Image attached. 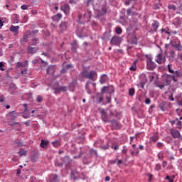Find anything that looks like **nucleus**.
I'll use <instances>...</instances> for the list:
<instances>
[{"mask_svg": "<svg viewBox=\"0 0 182 182\" xmlns=\"http://www.w3.org/2000/svg\"><path fill=\"white\" fill-rule=\"evenodd\" d=\"M146 63L148 70H154V69H156L157 67V65L153 61L151 58H148L146 59Z\"/></svg>", "mask_w": 182, "mask_h": 182, "instance_id": "nucleus-1", "label": "nucleus"}, {"mask_svg": "<svg viewBox=\"0 0 182 182\" xmlns=\"http://www.w3.org/2000/svg\"><path fill=\"white\" fill-rule=\"evenodd\" d=\"M122 41H123V39L122 38V37L114 36L111 39V45H114L115 46H117L120 45V43H122Z\"/></svg>", "mask_w": 182, "mask_h": 182, "instance_id": "nucleus-2", "label": "nucleus"}, {"mask_svg": "<svg viewBox=\"0 0 182 182\" xmlns=\"http://www.w3.org/2000/svg\"><path fill=\"white\" fill-rule=\"evenodd\" d=\"M166 57L163 56L161 54H158L156 56V62L159 63V65H161L163 63H166Z\"/></svg>", "mask_w": 182, "mask_h": 182, "instance_id": "nucleus-3", "label": "nucleus"}, {"mask_svg": "<svg viewBox=\"0 0 182 182\" xmlns=\"http://www.w3.org/2000/svg\"><path fill=\"white\" fill-rule=\"evenodd\" d=\"M171 134L173 137V139H180V137H181V134H180V131L176 129H171Z\"/></svg>", "mask_w": 182, "mask_h": 182, "instance_id": "nucleus-4", "label": "nucleus"}, {"mask_svg": "<svg viewBox=\"0 0 182 182\" xmlns=\"http://www.w3.org/2000/svg\"><path fill=\"white\" fill-rule=\"evenodd\" d=\"M49 178L47 181V182H58L59 181V176L58 174L54 173V174H50L49 175Z\"/></svg>", "mask_w": 182, "mask_h": 182, "instance_id": "nucleus-5", "label": "nucleus"}, {"mask_svg": "<svg viewBox=\"0 0 182 182\" xmlns=\"http://www.w3.org/2000/svg\"><path fill=\"white\" fill-rule=\"evenodd\" d=\"M61 11H63L65 15H69L70 14V6L67 4L61 6Z\"/></svg>", "mask_w": 182, "mask_h": 182, "instance_id": "nucleus-6", "label": "nucleus"}, {"mask_svg": "<svg viewBox=\"0 0 182 182\" xmlns=\"http://www.w3.org/2000/svg\"><path fill=\"white\" fill-rule=\"evenodd\" d=\"M69 26V24L66 21H62L61 23L59 26L60 32H63L64 31H66Z\"/></svg>", "mask_w": 182, "mask_h": 182, "instance_id": "nucleus-7", "label": "nucleus"}, {"mask_svg": "<svg viewBox=\"0 0 182 182\" xmlns=\"http://www.w3.org/2000/svg\"><path fill=\"white\" fill-rule=\"evenodd\" d=\"M100 113L102 114V119L105 123L109 122V116L105 109H101Z\"/></svg>", "mask_w": 182, "mask_h": 182, "instance_id": "nucleus-8", "label": "nucleus"}, {"mask_svg": "<svg viewBox=\"0 0 182 182\" xmlns=\"http://www.w3.org/2000/svg\"><path fill=\"white\" fill-rule=\"evenodd\" d=\"M19 26H11L10 31L14 33V36H16V35H18L19 32Z\"/></svg>", "mask_w": 182, "mask_h": 182, "instance_id": "nucleus-9", "label": "nucleus"}, {"mask_svg": "<svg viewBox=\"0 0 182 182\" xmlns=\"http://www.w3.org/2000/svg\"><path fill=\"white\" fill-rule=\"evenodd\" d=\"M96 76H97V73H96V71L92 70L88 73L87 79H91V80H95V77H96Z\"/></svg>", "mask_w": 182, "mask_h": 182, "instance_id": "nucleus-10", "label": "nucleus"}, {"mask_svg": "<svg viewBox=\"0 0 182 182\" xmlns=\"http://www.w3.org/2000/svg\"><path fill=\"white\" fill-rule=\"evenodd\" d=\"M16 117H18V113L15 112H9L7 115V118L10 120H16Z\"/></svg>", "mask_w": 182, "mask_h": 182, "instance_id": "nucleus-11", "label": "nucleus"}, {"mask_svg": "<svg viewBox=\"0 0 182 182\" xmlns=\"http://www.w3.org/2000/svg\"><path fill=\"white\" fill-rule=\"evenodd\" d=\"M107 13V10L105 7H102L101 11H97V16H98V18H100V16H103V15H106Z\"/></svg>", "mask_w": 182, "mask_h": 182, "instance_id": "nucleus-12", "label": "nucleus"}, {"mask_svg": "<svg viewBox=\"0 0 182 182\" xmlns=\"http://www.w3.org/2000/svg\"><path fill=\"white\" fill-rule=\"evenodd\" d=\"M168 69L169 73H175L177 77L182 76V73H180L178 71L176 70L174 72V70L171 69V65L170 64L168 65Z\"/></svg>", "mask_w": 182, "mask_h": 182, "instance_id": "nucleus-13", "label": "nucleus"}, {"mask_svg": "<svg viewBox=\"0 0 182 182\" xmlns=\"http://www.w3.org/2000/svg\"><path fill=\"white\" fill-rule=\"evenodd\" d=\"M86 15H87L89 18H90V16H92V12L88 11L87 14H83V16L82 15L78 16L79 21H85V16H86Z\"/></svg>", "mask_w": 182, "mask_h": 182, "instance_id": "nucleus-14", "label": "nucleus"}, {"mask_svg": "<svg viewBox=\"0 0 182 182\" xmlns=\"http://www.w3.org/2000/svg\"><path fill=\"white\" fill-rule=\"evenodd\" d=\"M48 144H49V141L41 140L40 146L42 149H46Z\"/></svg>", "mask_w": 182, "mask_h": 182, "instance_id": "nucleus-15", "label": "nucleus"}, {"mask_svg": "<svg viewBox=\"0 0 182 182\" xmlns=\"http://www.w3.org/2000/svg\"><path fill=\"white\" fill-rule=\"evenodd\" d=\"M26 66H28V61L27 60H26V63L18 62L17 65H16V67L20 68H26Z\"/></svg>", "mask_w": 182, "mask_h": 182, "instance_id": "nucleus-16", "label": "nucleus"}, {"mask_svg": "<svg viewBox=\"0 0 182 182\" xmlns=\"http://www.w3.org/2000/svg\"><path fill=\"white\" fill-rule=\"evenodd\" d=\"M106 80H107V75L106 74H104L101 76L100 79V83L103 84V83H106Z\"/></svg>", "mask_w": 182, "mask_h": 182, "instance_id": "nucleus-17", "label": "nucleus"}, {"mask_svg": "<svg viewBox=\"0 0 182 182\" xmlns=\"http://www.w3.org/2000/svg\"><path fill=\"white\" fill-rule=\"evenodd\" d=\"M89 85H90V81H87V82H86L85 89H86L87 93L88 95H92V90H91L90 88L89 87Z\"/></svg>", "mask_w": 182, "mask_h": 182, "instance_id": "nucleus-18", "label": "nucleus"}, {"mask_svg": "<svg viewBox=\"0 0 182 182\" xmlns=\"http://www.w3.org/2000/svg\"><path fill=\"white\" fill-rule=\"evenodd\" d=\"M27 153L28 151L23 149H20V151L18 152V154H19L20 157H22V156H26Z\"/></svg>", "mask_w": 182, "mask_h": 182, "instance_id": "nucleus-19", "label": "nucleus"}, {"mask_svg": "<svg viewBox=\"0 0 182 182\" xmlns=\"http://www.w3.org/2000/svg\"><path fill=\"white\" fill-rule=\"evenodd\" d=\"M37 50H38V49H36V48H33V47L28 48V53H31V54L36 53Z\"/></svg>", "mask_w": 182, "mask_h": 182, "instance_id": "nucleus-20", "label": "nucleus"}, {"mask_svg": "<svg viewBox=\"0 0 182 182\" xmlns=\"http://www.w3.org/2000/svg\"><path fill=\"white\" fill-rule=\"evenodd\" d=\"M97 97L98 103H102L103 102V94L102 93L97 94Z\"/></svg>", "mask_w": 182, "mask_h": 182, "instance_id": "nucleus-21", "label": "nucleus"}, {"mask_svg": "<svg viewBox=\"0 0 182 182\" xmlns=\"http://www.w3.org/2000/svg\"><path fill=\"white\" fill-rule=\"evenodd\" d=\"M38 43L39 38H33L31 42V45H32L33 46H36V45H38Z\"/></svg>", "mask_w": 182, "mask_h": 182, "instance_id": "nucleus-22", "label": "nucleus"}, {"mask_svg": "<svg viewBox=\"0 0 182 182\" xmlns=\"http://www.w3.org/2000/svg\"><path fill=\"white\" fill-rule=\"evenodd\" d=\"M173 48L178 50V52H181L182 50V46L181 43H179L178 44L173 45Z\"/></svg>", "mask_w": 182, "mask_h": 182, "instance_id": "nucleus-23", "label": "nucleus"}, {"mask_svg": "<svg viewBox=\"0 0 182 182\" xmlns=\"http://www.w3.org/2000/svg\"><path fill=\"white\" fill-rule=\"evenodd\" d=\"M159 26L160 24L159 23V22L154 21V23L152 24V28L154 31H156Z\"/></svg>", "mask_w": 182, "mask_h": 182, "instance_id": "nucleus-24", "label": "nucleus"}, {"mask_svg": "<svg viewBox=\"0 0 182 182\" xmlns=\"http://www.w3.org/2000/svg\"><path fill=\"white\" fill-rule=\"evenodd\" d=\"M38 32H39V31L38 30H34V31H28L27 33H28V35H30V36H35V35H36V33H38Z\"/></svg>", "mask_w": 182, "mask_h": 182, "instance_id": "nucleus-25", "label": "nucleus"}, {"mask_svg": "<svg viewBox=\"0 0 182 182\" xmlns=\"http://www.w3.org/2000/svg\"><path fill=\"white\" fill-rule=\"evenodd\" d=\"M62 18V14H58L57 15L53 17V21H60Z\"/></svg>", "mask_w": 182, "mask_h": 182, "instance_id": "nucleus-26", "label": "nucleus"}, {"mask_svg": "<svg viewBox=\"0 0 182 182\" xmlns=\"http://www.w3.org/2000/svg\"><path fill=\"white\" fill-rule=\"evenodd\" d=\"M150 140L151 141H154V143H156V141H157V140H159V135L155 134V135L151 136Z\"/></svg>", "mask_w": 182, "mask_h": 182, "instance_id": "nucleus-27", "label": "nucleus"}, {"mask_svg": "<svg viewBox=\"0 0 182 182\" xmlns=\"http://www.w3.org/2000/svg\"><path fill=\"white\" fill-rule=\"evenodd\" d=\"M159 107L162 112H166V102H162L160 104Z\"/></svg>", "mask_w": 182, "mask_h": 182, "instance_id": "nucleus-28", "label": "nucleus"}, {"mask_svg": "<svg viewBox=\"0 0 182 182\" xmlns=\"http://www.w3.org/2000/svg\"><path fill=\"white\" fill-rule=\"evenodd\" d=\"M176 129H181V124H182L181 121H179L178 119H176Z\"/></svg>", "mask_w": 182, "mask_h": 182, "instance_id": "nucleus-29", "label": "nucleus"}, {"mask_svg": "<svg viewBox=\"0 0 182 182\" xmlns=\"http://www.w3.org/2000/svg\"><path fill=\"white\" fill-rule=\"evenodd\" d=\"M52 144L54 147H59V146H60V141H59L58 140L54 141L52 142Z\"/></svg>", "mask_w": 182, "mask_h": 182, "instance_id": "nucleus-30", "label": "nucleus"}, {"mask_svg": "<svg viewBox=\"0 0 182 182\" xmlns=\"http://www.w3.org/2000/svg\"><path fill=\"white\" fill-rule=\"evenodd\" d=\"M46 72L48 75H50V73H53L54 69L53 67H48L46 70Z\"/></svg>", "mask_w": 182, "mask_h": 182, "instance_id": "nucleus-31", "label": "nucleus"}, {"mask_svg": "<svg viewBox=\"0 0 182 182\" xmlns=\"http://www.w3.org/2000/svg\"><path fill=\"white\" fill-rule=\"evenodd\" d=\"M81 75L82 76V77H86L87 78V75H89V72H87V70H84L82 73Z\"/></svg>", "mask_w": 182, "mask_h": 182, "instance_id": "nucleus-32", "label": "nucleus"}, {"mask_svg": "<svg viewBox=\"0 0 182 182\" xmlns=\"http://www.w3.org/2000/svg\"><path fill=\"white\" fill-rule=\"evenodd\" d=\"M168 9H171L172 11H176L177 9V8L176 7V6L174 4H169L168 6Z\"/></svg>", "mask_w": 182, "mask_h": 182, "instance_id": "nucleus-33", "label": "nucleus"}, {"mask_svg": "<svg viewBox=\"0 0 182 182\" xmlns=\"http://www.w3.org/2000/svg\"><path fill=\"white\" fill-rule=\"evenodd\" d=\"M135 90L134 88H131L129 90V96H134Z\"/></svg>", "mask_w": 182, "mask_h": 182, "instance_id": "nucleus-34", "label": "nucleus"}, {"mask_svg": "<svg viewBox=\"0 0 182 182\" xmlns=\"http://www.w3.org/2000/svg\"><path fill=\"white\" fill-rule=\"evenodd\" d=\"M55 166L56 167H63V164L57 160L55 161Z\"/></svg>", "mask_w": 182, "mask_h": 182, "instance_id": "nucleus-35", "label": "nucleus"}, {"mask_svg": "<svg viewBox=\"0 0 182 182\" xmlns=\"http://www.w3.org/2000/svg\"><path fill=\"white\" fill-rule=\"evenodd\" d=\"M36 100L38 103H41V102H42V100H43V98L41 95H38L37 97V98L36 99Z\"/></svg>", "mask_w": 182, "mask_h": 182, "instance_id": "nucleus-36", "label": "nucleus"}, {"mask_svg": "<svg viewBox=\"0 0 182 182\" xmlns=\"http://www.w3.org/2000/svg\"><path fill=\"white\" fill-rule=\"evenodd\" d=\"M127 15H128V16H130L134 15V14H133V11H132V9H129L127 11Z\"/></svg>", "mask_w": 182, "mask_h": 182, "instance_id": "nucleus-37", "label": "nucleus"}, {"mask_svg": "<svg viewBox=\"0 0 182 182\" xmlns=\"http://www.w3.org/2000/svg\"><path fill=\"white\" fill-rule=\"evenodd\" d=\"M115 32L116 33H117V35H120V33H122V28L120 27L116 28Z\"/></svg>", "mask_w": 182, "mask_h": 182, "instance_id": "nucleus-38", "label": "nucleus"}, {"mask_svg": "<svg viewBox=\"0 0 182 182\" xmlns=\"http://www.w3.org/2000/svg\"><path fill=\"white\" fill-rule=\"evenodd\" d=\"M131 44L132 45H137V38H132Z\"/></svg>", "mask_w": 182, "mask_h": 182, "instance_id": "nucleus-39", "label": "nucleus"}, {"mask_svg": "<svg viewBox=\"0 0 182 182\" xmlns=\"http://www.w3.org/2000/svg\"><path fill=\"white\" fill-rule=\"evenodd\" d=\"M4 68H5V65L4 64V63L0 62V70L4 72V70H5Z\"/></svg>", "mask_w": 182, "mask_h": 182, "instance_id": "nucleus-40", "label": "nucleus"}, {"mask_svg": "<svg viewBox=\"0 0 182 182\" xmlns=\"http://www.w3.org/2000/svg\"><path fill=\"white\" fill-rule=\"evenodd\" d=\"M77 173V172H75V174H76ZM70 177H71L72 180H76V176H75V172H73V171H72V172H71Z\"/></svg>", "mask_w": 182, "mask_h": 182, "instance_id": "nucleus-41", "label": "nucleus"}, {"mask_svg": "<svg viewBox=\"0 0 182 182\" xmlns=\"http://www.w3.org/2000/svg\"><path fill=\"white\" fill-rule=\"evenodd\" d=\"M155 170H156V171H160V170H161V165L159 164H156L155 167Z\"/></svg>", "mask_w": 182, "mask_h": 182, "instance_id": "nucleus-42", "label": "nucleus"}, {"mask_svg": "<svg viewBox=\"0 0 182 182\" xmlns=\"http://www.w3.org/2000/svg\"><path fill=\"white\" fill-rule=\"evenodd\" d=\"M156 146L159 147V149H161V148L164 147V144L161 142H158L156 144Z\"/></svg>", "mask_w": 182, "mask_h": 182, "instance_id": "nucleus-43", "label": "nucleus"}, {"mask_svg": "<svg viewBox=\"0 0 182 182\" xmlns=\"http://www.w3.org/2000/svg\"><path fill=\"white\" fill-rule=\"evenodd\" d=\"M164 158V155L163 154V153H159L158 154V159H159V160H163Z\"/></svg>", "mask_w": 182, "mask_h": 182, "instance_id": "nucleus-44", "label": "nucleus"}, {"mask_svg": "<svg viewBox=\"0 0 182 182\" xmlns=\"http://www.w3.org/2000/svg\"><path fill=\"white\" fill-rule=\"evenodd\" d=\"M127 151H128V149L126 148V146H124L122 149L123 154H127Z\"/></svg>", "mask_w": 182, "mask_h": 182, "instance_id": "nucleus-45", "label": "nucleus"}, {"mask_svg": "<svg viewBox=\"0 0 182 182\" xmlns=\"http://www.w3.org/2000/svg\"><path fill=\"white\" fill-rule=\"evenodd\" d=\"M60 92H66V90H68V87H60Z\"/></svg>", "mask_w": 182, "mask_h": 182, "instance_id": "nucleus-46", "label": "nucleus"}, {"mask_svg": "<svg viewBox=\"0 0 182 182\" xmlns=\"http://www.w3.org/2000/svg\"><path fill=\"white\" fill-rule=\"evenodd\" d=\"M90 154H95V156H97V151H96L95 149H91L90 150Z\"/></svg>", "mask_w": 182, "mask_h": 182, "instance_id": "nucleus-47", "label": "nucleus"}, {"mask_svg": "<svg viewBox=\"0 0 182 182\" xmlns=\"http://www.w3.org/2000/svg\"><path fill=\"white\" fill-rule=\"evenodd\" d=\"M21 9H23V11H26V9H28V5L26 4H23L21 6Z\"/></svg>", "mask_w": 182, "mask_h": 182, "instance_id": "nucleus-48", "label": "nucleus"}, {"mask_svg": "<svg viewBox=\"0 0 182 182\" xmlns=\"http://www.w3.org/2000/svg\"><path fill=\"white\" fill-rule=\"evenodd\" d=\"M95 0H86L87 5H90V4H93Z\"/></svg>", "mask_w": 182, "mask_h": 182, "instance_id": "nucleus-49", "label": "nucleus"}, {"mask_svg": "<svg viewBox=\"0 0 182 182\" xmlns=\"http://www.w3.org/2000/svg\"><path fill=\"white\" fill-rule=\"evenodd\" d=\"M166 180H168V182H174V180L171 179V177H170V176H167L166 177Z\"/></svg>", "mask_w": 182, "mask_h": 182, "instance_id": "nucleus-50", "label": "nucleus"}, {"mask_svg": "<svg viewBox=\"0 0 182 182\" xmlns=\"http://www.w3.org/2000/svg\"><path fill=\"white\" fill-rule=\"evenodd\" d=\"M174 55H176V51H174V50H171V51H170V56H171V58H174Z\"/></svg>", "mask_w": 182, "mask_h": 182, "instance_id": "nucleus-51", "label": "nucleus"}, {"mask_svg": "<svg viewBox=\"0 0 182 182\" xmlns=\"http://www.w3.org/2000/svg\"><path fill=\"white\" fill-rule=\"evenodd\" d=\"M145 103H146V105H150V103H151V100H150V98H147L145 100Z\"/></svg>", "mask_w": 182, "mask_h": 182, "instance_id": "nucleus-52", "label": "nucleus"}, {"mask_svg": "<svg viewBox=\"0 0 182 182\" xmlns=\"http://www.w3.org/2000/svg\"><path fill=\"white\" fill-rule=\"evenodd\" d=\"M27 73H28V69H25L21 71V75H26Z\"/></svg>", "mask_w": 182, "mask_h": 182, "instance_id": "nucleus-53", "label": "nucleus"}, {"mask_svg": "<svg viewBox=\"0 0 182 182\" xmlns=\"http://www.w3.org/2000/svg\"><path fill=\"white\" fill-rule=\"evenodd\" d=\"M23 107H24V111L23 113H25L26 112H28V105L26 104H23Z\"/></svg>", "mask_w": 182, "mask_h": 182, "instance_id": "nucleus-54", "label": "nucleus"}, {"mask_svg": "<svg viewBox=\"0 0 182 182\" xmlns=\"http://www.w3.org/2000/svg\"><path fill=\"white\" fill-rule=\"evenodd\" d=\"M72 49L74 52H76V49H77V45L76 44L73 45Z\"/></svg>", "mask_w": 182, "mask_h": 182, "instance_id": "nucleus-55", "label": "nucleus"}, {"mask_svg": "<svg viewBox=\"0 0 182 182\" xmlns=\"http://www.w3.org/2000/svg\"><path fill=\"white\" fill-rule=\"evenodd\" d=\"M23 39H24V41H28V39H29V37L28 36V34H24Z\"/></svg>", "mask_w": 182, "mask_h": 182, "instance_id": "nucleus-56", "label": "nucleus"}, {"mask_svg": "<svg viewBox=\"0 0 182 182\" xmlns=\"http://www.w3.org/2000/svg\"><path fill=\"white\" fill-rule=\"evenodd\" d=\"M129 69H130L131 70L134 71V70H136V65H132Z\"/></svg>", "mask_w": 182, "mask_h": 182, "instance_id": "nucleus-57", "label": "nucleus"}, {"mask_svg": "<svg viewBox=\"0 0 182 182\" xmlns=\"http://www.w3.org/2000/svg\"><path fill=\"white\" fill-rule=\"evenodd\" d=\"M139 102H143V95H139L138 97Z\"/></svg>", "mask_w": 182, "mask_h": 182, "instance_id": "nucleus-58", "label": "nucleus"}, {"mask_svg": "<svg viewBox=\"0 0 182 182\" xmlns=\"http://www.w3.org/2000/svg\"><path fill=\"white\" fill-rule=\"evenodd\" d=\"M167 166V161H163L162 162V167L165 168Z\"/></svg>", "mask_w": 182, "mask_h": 182, "instance_id": "nucleus-59", "label": "nucleus"}, {"mask_svg": "<svg viewBox=\"0 0 182 182\" xmlns=\"http://www.w3.org/2000/svg\"><path fill=\"white\" fill-rule=\"evenodd\" d=\"M116 161H117V160H110L109 161V164H114V163H116Z\"/></svg>", "mask_w": 182, "mask_h": 182, "instance_id": "nucleus-60", "label": "nucleus"}, {"mask_svg": "<svg viewBox=\"0 0 182 182\" xmlns=\"http://www.w3.org/2000/svg\"><path fill=\"white\" fill-rule=\"evenodd\" d=\"M117 164V166H120V164H123V161H122V160H118Z\"/></svg>", "mask_w": 182, "mask_h": 182, "instance_id": "nucleus-61", "label": "nucleus"}, {"mask_svg": "<svg viewBox=\"0 0 182 182\" xmlns=\"http://www.w3.org/2000/svg\"><path fill=\"white\" fill-rule=\"evenodd\" d=\"M101 149H103V150H107V149H109V146H101Z\"/></svg>", "mask_w": 182, "mask_h": 182, "instance_id": "nucleus-62", "label": "nucleus"}, {"mask_svg": "<svg viewBox=\"0 0 182 182\" xmlns=\"http://www.w3.org/2000/svg\"><path fill=\"white\" fill-rule=\"evenodd\" d=\"M55 93H60V88H56L55 90Z\"/></svg>", "mask_w": 182, "mask_h": 182, "instance_id": "nucleus-63", "label": "nucleus"}, {"mask_svg": "<svg viewBox=\"0 0 182 182\" xmlns=\"http://www.w3.org/2000/svg\"><path fill=\"white\" fill-rule=\"evenodd\" d=\"M0 102L2 103V102H4V95H1L0 97Z\"/></svg>", "mask_w": 182, "mask_h": 182, "instance_id": "nucleus-64", "label": "nucleus"}]
</instances>
